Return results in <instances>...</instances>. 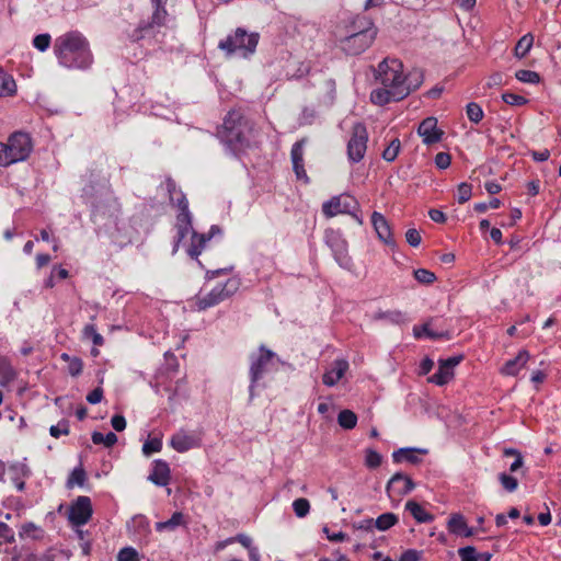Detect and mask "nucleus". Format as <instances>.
<instances>
[{
  "instance_id": "f257e3e1",
  "label": "nucleus",
  "mask_w": 561,
  "mask_h": 561,
  "mask_svg": "<svg viewBox=\"0 0 561 561\" xmlns=\"http://www.w3.org/2000/svg\"><path fill=\"white\" fill-rule=\"evenodd\" d=\"M54 54L61 66L70 69H85L93 61L89 42L78 31L58 36L54 42Z\"/></svg>"
},
{
  "instance_id": "f03ea898",
  "label": "nucleus",
  "mask_w": 561,
  "mask_h": 561,
  "mask_svg": "<svg viewBox=\"0 0 561 561\" xmlns=\"http://www.w3.org/2000/svg\"><path fill=\"white\" fill-rule=\"evenodd\" d=\"M218 138L233 153L243 152L255 144L253 122L241 111L232 110L224 118V123L218 129Z\"/></svg>"
},
{
  "instance_id": "7ed1b4c3",
  "label": "nucleus",
  "mask_w": 561,
  "mask_h": 561,
  "mask_svg": "<svg viewBox=\"0 0 561 561\" xmlns=\"http://www.w3.org/2000/svg\"><path fill=\"white\" fill-rule=\"evenodd\" d=\"M377 33L378 30L369 18L357 15L345 25V35L339 39V46L347 55H360L371 46Z\"/></svg>"
},
{
  "instance_id": "20e7f679",
  "label": "nucleus",
  "mask_w": 561,
  "mask_h": 561,
  "mask_svg": "<svg viewBox=\"0 0 561 561\" xmlns=\"http://www.w3.org/2000/svg\"><path fill=\"white\" fill-rule=\"evenodd\" d=\"M259 38V33H249L245 28L238 27L232 34L218 43V48L228 57L248 58L255 53Z\"/></svg>"
},
{
  "instance_id": "39448f33",
  "label": "nucleus",
  "mask_w": 561,
  "mask_h": 561,
  "mask_svg": "<svg viewBox=\"0 0 561 561\" xmlns=\"http://www.w3.org/2000/svg\"><path fill=\"white\" fill-rule=\"evenodd\" d=\"M33 150L32 138L23 131H15L9 136L7 142H0V167H9L24 161Z\"/></svg>"
},
{
  "instance_id": "423d86ee",
  "label": "nucleus",
  "mask_w": 561,
  "mask_h": 561,
  "mask_svg": "<svg viewBox=\"0 0 561 561\" xmlns=\"http://www.w3.org/2000/svg\"><path fill=\"white\" fill-rule=\"evenodd\" d=\"M250 396L252 397L255 385L275 366L278 358L273 351L261 345L259 353L250 356Z\"/></svg>"
},
{
  "instance_id": "0eeeda50",
  "label": "nucleus",
  "mask_w": 561,
  "mask_h": 561,
  "mask_svg": "<svg viewBox=\"0 0 561 561\" xmlns=\"http://www.w3.org/2000/svg\"><path fill=\"white\" fill-rule=\"evenodd\" d=\"M376 80H378L382 87L409 92L408 89L402 88L403 64L396 58H386L378 65Z\"/></svg>"
},
{
  "instance_id": "6e6552de",
  "label": "nucleus",
  "mask_w": 561,
  "mask_h": 561,
  "mask_svg": "<svg viewBox=\"0 0 561 561\" xmlns=\"http://www.w3.org/2000/svg\"><path fill=\"white\" fill-rule=\"evenodd\" d=\"M359 204L355 197L348 194H341L332 197L330 201L323 203L322 213L325 217L332 218L339 214L351 215L359 225H363V218L357 215Z\"/></svg>"
},
{
  "instance_id": "1a4fd4ad",
  "label": "nucleus",
  "mask_w": 561,
  "mask_h": 561,
  "mask_svg": "<svg viewBox=\"0 0 561 561\" xmlns=\"http://www.w3.org/2000/svg\"><path fill=\"white\" fill-rule=\"evenodd\" d=\"M240 284L239 278H229L225 284L216 286L205 296L197 297L196 306L199 310L214 307L237 293Z\"/></svg>"
},
{
  "instance_id": "9d476101",
  "label": "nucleus",
  "mask_w": 561,
  "mask_h": 561,
  "mask_svg": "<svg viewBox=\"0 0 561 561\" xmlns=\"http://www.w3.org/2000/svg\"><path fill=\"white\" fill-rule=\"evenodd\" d=\"M368 133L363 124H356L353 127L351 139L347 144V156L352 162H359L366 152Z\"/></svg>"
},
{
  "instance_id": "9b49d317",
  "label": "nucleus",
  "mask_w": 561,
  "mask_h": 561,
  "mask_svg": "<svg viewBox=\"0 0 561 561\" xmlns=\"http://www.w3.org/2000/svg\"><path fill=\"white\" fill-rule=\"evenodd\" d=\"M93 508L89 496H78L69 506L68 519L73 526H83L92 517Z\"/></svg>"
},
{
  "instance_id": "f8f14e48",
  "label": "nucleus",
  "mask_w": 561,
  "mask_h": 561,
  "mask_svg": "<svg viewBox=\"0 0 561 561\" xmlns=\"http://www.w3.org/2000/svg\"><path fill=\"white\" fill-rule=\"evenodd\" d=\"M83 194L94 196L100 186L110 187V175L104 173L101 164H93L83 175Z\"/></svg>"
},
{
  "instance_id": "ddd939ff",
  "label": "nucleus",
  "mask_w": 561,
  "mask_h": 561,
  "mask_svg": "<svg viewBox=\"0 0 561 561\" xmlns=\"http://www.w3.org/2000/svg\"><path fill=\"white\" fill-rule=\"evenodd\" d=\"M153 13L151 16V21L148 23H141L139 26L134 30V32L130 34V38L133 41H140L147 36H150L153 34V28L156 26L160 27L165 24V20L168 16V12L165 10L164 5H160L159 8H153Z\"/></svg>"
},
{
  "instance_id": "4468645a",
  "label": "nucleus",
  "mask_w": 561,
  "mask_h": 561,
  "mask_svg": "<svg viewBox=\"0 0 561 561\" xmlns=\"http://www.w3.org/2000/svg\"><path fill=\"white\" fill-rule=\"evenodd\" d=\"M201 443L202 438L198 433L187 432L185 430L176 432L170 440L172 448L179 453H185L190 449L197 448L201 446Z\"/></svg>"
},
{
  "instance_id": "2eb2a0df",
  "label": "nucleus",
  "mask_w": 561,
  "mask_h": 561,
  "mask_svg": "<svg viewBox=\"0 0 561 561\" xmlns=\"http://www.w3.org/2000/svg\"><path fill=\"white\" fill-rule=\"evenodd\" d=\"M417 134L422 137L423 142L430 146L440 141L444 131L437 127V118L430 116L421 122Z\"/></svg>"
},
{
  "instance_id": "dca6fc26",
  "label": "nucleus",
  "mask_w": 561,
  "mask_h": 561,
  "mask_svg": "<svg viewBox=\"0 0 561 561\" xmlns=\"http://www.w3.org/2000/svg\"><path fill=\"white\" fill-rule=\"evenodd\" d=\"M414 488L415 484L410 477L401 472H397L388 481L386 491L390 497H392V494L403 496L409 494Z\"/></svg>"
},
{
  "instance_id": "f3484780",
  "label": "nucleus",
  "mask_w": 561,
  "mask_h": 561,
  "mask_svg": "<svg viewBox=\"0 0 561 561\" xmlns=\"http://www.w3.org/2000/svg\"><path fill=\"white\" fill-rule=\"evenodd\" d=\"M221 229L218 226H211L209 232L207 233H198L196 231H192L191 237V243L187 248V254L194 259L197 260L202 251L206 248V244L210 239L217 234L220 233Z\"/></svg>"
},
{
  "instance_id": "a211bd4d",
  "label": "nucleus",
  "mask_w": 561,
  "mask_h": 561,
  "mask_svg": "<svg viewBox=\"0 0 561 561\" xmlns=\"http://www.w3.org/2000/svg\"><path fill=\"white\" fill-rule=\"evenodd\" d=\"M371 224L378 239L392 249L396 247V240L392 236L391 227L385 216L378 211L371 214Z\"/></svg>"
},
{
  "instance_id": "6ab92c4d",
  "label": "nucleus",
  "mask_w": 561,
  "mask_h": 561,
  "mask_svg": "<svg viewBox=\"0 0 561 561\" xmlns=\"http://www.w3.org/2000/svg\"><path fill=\"white\" fill-rule=\"evenodd\" d=\"M408 96V91L383 87L370 93V101L376 105H385L390 102H398Z\"/></svg>"
},
{
  "instance_id": "aec40b11",
  "label": "nucleus",
  "mask_w": 561,
  "mask_h": 561,
  "mask_svg": "<svg viewBox=\"0 0 561 561\" xmlns=\"http://www.w3.org/2000/svg\"><path fill=\"white\" fill-rule=\"evenodd\" d=\"M306 144V139H300L293 145L291 148V162L294 172L299 180H304L308 182V175L304 167V146Z\"/></svg>"
},
{
  "instance_id": "412c9836",
  "label": "nucleus",
  "mask_w": 561,
  "mask_h": 561,
  "mask_svg": "<svg viewBox=\"0 0 561 561\" xmlns=\"http://www.w3.org/2000/svg\"><path fill=\"white\" fill-rule=\"evenodd\" d=\"M148 480L158 486L168 485L171 480V471L168 462L161 459L154 460Z\"/></svg>"
},
{
  "instance_id": "4be33fe9",
  "label": "nucleus",
  "mask_w": 561,
  "mask_h": 561,
  "mask_svg": "<svg viewBox=\"0 0 561 561\" xmlns=\"http://www.w3.org/2000/svg\"><path fill=\"white\" fill-rule=\"evenodd\" d=\"M347 369H348L347 360L335 359L332 363L331 368L324 373V375L322 377L323 383L328 387L335 386L341 380V378L344 376V374L347 371Z\"/></svg>"
},
{
  "instance_id": "5701e85b",
  "label": "nucleus",
  "mask_w": 561,
  "mask_h": 561,
  "mask_svg": "<svg viewBox=\"0 0 561 561\" xmlns=\"http://www.w3.org/2000/svg\"><path fill=\"white\" fill-rule=\"evenodd\" d=\"M447 529L450 534L463 537H471L474 534L473 529L468 526L463 515L459 513L450 515L447 523Z\"/></svg>"
},
{
  "instance_id": "b1692460",
  "label": "nucleus",
  "mask_w": 561,
  "mask_h": 561,
  "mask_svg": "<svg viewBox=\"0 0 561 561\" xmlns=\"http://www.w3.org/2000/svg\"><path fill=\"white\" fill-rule=\"evenodd\" d=\"M398 523V516L393 513H383L374 519H366L359 526L363 529H370L374 525L378 530L386 531Z\"/></svg>"
},
{
  "instance_id": "393cba45",
  "label": "nucleus",
  "mask_w": 561,
  "mask_h": 561,
  "mask_svg": "<svg viewBox=\"0 0 561 561\" xmlns=\"http://www.w3.org/2000/svg\"><path fill=\"white\" fill-rule=\"evenodd\" d=\"M530 355L526 350L519 351L515 358L507 360L501 368V373L506 376H516L517 373L525 366Z\"/></svg>"
},
{
  "instance_id": "a878e982",
  "label": "nucleus",
  "mask_w": 561,
  "mask_h": 561,
  "mask_svg": "<svg viewBox=\"0 0 561 561\" xmlns=\"http://www.w3.org/2000/svg\"><path fill=\"white\" fill-rule=\"evenodd\" d=\"M176 229L178 233L173 247V253H175L179 250L181 241L187 236V233L194 231L192 227V215L178 214Z\"/></svg>"
},
{
  "instance_id": "bb28decb",
  "label": "nucleus",
  "mask_w": 561,
  "mask_h": 561,
  "mask_svg": "<svg viewBox=\"0 0 561 561\" xmlns=\"http://www.w3.org/2000/svg\"><path fill=\"white\" fill-rule=\"evenodd\" d=\"M426 449L419 448H400L392 454V459L394 462L400 463L407 461L412 465H417L421 462L417 454H426Z\"/></svg>"
},
{
  "instance_id": "cd10ccee",
  "label": "nucleus",
  "mask_w": 561,
  "mask_h": 561,
  "mask_svg": "<svg viewBox=\"0 0 561 561\" xmlns=\"http://www.w3.org/2000/svg\"><path fill=\"white\" fill-rule=\"evenodd\" d=\"M424 81V73L421 69H413L408 75H403L402 88L409 90V94L419 89Z\"/></svg>"
},
{
  "instance_id": "c85d7f7f",
  "label": "nucleus",
  "mask_w": 561,
  "mask_h": 561,
  "mask_svg": "<svg viewBox=\"0 0 561 561\" xmlns=\"http://www.w3.org/2000/svg\"><path fill=\"white\" fill-rule=\"evenodd\" d=\"M405 510L411 513L417 523H430L434 519L432 514L427 513L419 503L413 500H410L405 503Z\"/></svg>"
},
{
  "instance_id": "c756f323",
  "label": "nucleus",
  "mask_w": 561,
  "mask_h": 561,
  "mask_svg": "<svg viewBox=\"0 0 561 561\" xmlns=\"http://www.w3.org/2000/svg\"><path fill=\"white\" fill-rule=\"evenodd\" d=\"M185 524L184 515L181 512H175L171 516L170 519L165 522H158L156 524V530L159 533L162 531H174L179 526H182Z\"/></svg>"
},
{
  "instance_id": "7c9ffc66",
  "label": "nucleus",
  "mask_w": 561,
  "mask_h": 561,
  "mask_svg": "<svg viewBox=\"0 0 561 561\" xmlns=\"http://www.w3.org/2000/svg\"><path fill=\"white\" fill-rule=\"evenodd\" d=\"M10 472L13 473V482L15 483L19 491H23L25 488V482L23 478L28 476L30 470L25 463L16 462L10 466Z\"/></svg>"
},
{
  "instance_id": "2f4dec72",
  "label": "nucleus",
  "mask_w": 561,
  "mask_h": 561,
  "mask_svg": "<svg viewBox=\"0 0 561 561\" xmlns=\"http://www.w3.org/2000/svg\"><path fill=\"white\" fill-rule=\"evenodd\" d=\"M16 92V84L12 76L0 69V96H11Z\"/></svg>"
},
{
  "instance_id": "473e14b6",
  "label": "nucleus",
  "mask_w": 561,
  "mask_h": 561,
  "mask_svg": "<svg viewBox=\"0 0 561 561\" xmlns=\"http://www.w3.org/2000/svg\"><path fill=\"white\" fill-rule=\"evenodd\" d=\"M413 333H414V336L417 339H420L422 336H426L432 340H437V339H443V337L449 339L448 332H436L431 329L430 323H425L422 327H414Z\"/></svg>"
},
{
  "instance_id": "72a5a7b5",
  "label": "nucleus",
  "mask_w": 561,
  "mask_h": 561,
  "mask_svg": "<svg viewBox=\"0 0 561 561\" xmlns=\"http://www.w3.org/2000/svg\"><path fill=\"white\" fill-rule=\"evenodd\" d=\"M454 377V371L449 370L443 363L439 362L438 370L428 378L430 382L437 386H444Z\"/></svg>"
},
{
  "instance_id": "f704fd0d",
  "label": "nucleus",
  "mask_w": 561,
  "mask_h": 561,
  "mask_svg": "<svg viewBox=\"0 0 561 561\" xmlns=\"http://www.w3.org/2000/svg\"><path fill=\"white\" fill-rule=\"evenodd\" d=\"M533 44H534V36L530 33L520 37L515 46V49H514L515 57H517L519 59L524 58L530 50Z\"/></svg>"
},
{
  "instance_id": "c9c22d12",
  "label": "nucleus",
  "mask_w": 561,
  "mask_h": 561,
  "mask_svg": "<svg viewBox=\"0 0 561 561\" xmlns=\"http://www.w3.org/2000/svg\"><path fill=\"white\" fill-rule=\"evenodd\" d=\"M337 423L345 430H353L357 424V415L351 410H342L337 415Z\"/></svg>"
},
{
  "instance_id": "e433bc0d",
  "label": "nucleus",
  "mask_w": 561,
  "mask_h": 561,
  "mask_svg": "<svg viewBox=\"0 0 561 561\" xmlns=\"http://www.w3.org/2000/svg\"><path fill=\"white\" fill-rule=\"evenodd\" d=\"M87 481V473L82 466L72 470L67 480V488L72 489L75 485L83 486Z\"/></svg>"
},
{
  "instance_id": "4c0bfd02",
  "label": "nucleus",
  "mask_w": 561,
  "mask_h": 561,
  "mask_svg": "<svg viewBox=\"0 0 561 561\" xmlns=\"http://www.w3.org/2000/svg\"><path fill=\"white\" fill-rule=\"evenodd\" d=\"M325 243L331 248L333 252H343V247L346 243L344 239L341 238L339 233L333 230H329L325 233Z\"/></svg>"
},
{
  "instance_id": "58836bf2",
  "label": "nucleus",
  "mask_w": 561,
  "mask_h": 561,
  "mask_svg": "<svg viewBox=\"0 0 561 561\" xmlns=\"http://www.w3.org/2000/svg\"><path fill=\"white\" fill-rule=\"evenodd\" d=\"M91 439H92L93 444H95V445L103 444L105 447H112L117 443V436L113 432H110L106 435H103L100 432H93Z\"/></svg>"
},
{
  "instance_id": "ea45409f",
  "label": "nucleus",
  "mask_w": 561,
  "mask_h": 561,
  "mask_svg": "<svg viewBox=\"0 0 561 561\" xmlns=\"http://www.w3.org/2000/svg\"><path fill=\"white\" fill-rule=\"evenodd\" d=\"M83 337L91 340L95 346H102L104 344V337L96 331L94 324H87L82 331Z\"/></svg>"
},
{
  "instance_id": "a19ab883",
  "label": "nucleus",
  "mask_w": 561,
  "mask_h": 561,
  "mask_svg": "<svg viewBox=\"0 0 561 561\" xmlns=\"http://www.w3.org/2000/svg\"><path fill=\"white\" fill-rule=\"evenodd\" d=\"M400 140L398 138L392 139L387 148L382 151V158L388 162L394 161L400 152Z\"/></svg>"
},
{
  "instance_id": "79ce46f5",
  "label": "nucleus",
  "mask_w": 561,
  "mask_h": 561,
  "mask_svg": "<svg viewBox=\"0 0 561 561\" xmlns=\"http://www.w3.org/2000/svg\"><path fill=\"white\" fill-rule=\"evenodd\" d=\"M467 116L470 122L478 124L483 118V111L478 103L471 102L466 107Z\"/></svg>"
},
{
  "instance_id": "37998d69",
  "label": "nucleus",
  "mask_w": 561,
  "mask_h": 561,
  "mask_svg": "<svg viewBox=\"0 0 561 561\" xmlns=\"http://www.w3.org/2000/svg\"><path fill=\"white\" fill-rule=\"evenodd\" d=\"M293 508L296 516L302 518L308 515L310 511V503L307 499L299 497L294 501Z\"/></svg>"
},
{
  "instance_id": "c03bdc74",
  "label": "nucleus",
  "mask_w": 561,
  "mask_h": 561,
  "mask_svg": "<svg viewBox=\"0 0 561 561\" xmlns=\"http://www.w3.org/2000/svg\"><path fill=\"white\" fill-rule=\"evenodd\" d=\"M499 481L504 490L507 492H514L518 488V481L515 477L510 476L505 472L499 474Z\"/></svg>"
},
{
  "instance_id": "a18cd8bd",
  "label": "nucleus",
  "mask_w": 561,
  "mask_h": 561,
  "mask_svg": "<svg viewBox=\"0 0 561 561\" xmlns=\"http://www.w3.org/2000/svg\"><path fill=\"white\" fill-rule=\"evenodd\" d=\"M515 77L517 80H519L522 82H526V83H538L540 81L539 73L536 71H531V70H525V69L518 70L515 73Z\"/></svg>"
},
{
  "instance_id": "49530a36",
  "label": "nucleus",
  "mask_w": 561,
  "mask_h": 561,
  "mask_svg": "<svg viewBox=\"0 0 561 561\" xmlns=\"http://www.w3.org/2000/svg\"><path fill=\"white\" fill-rule=\"evenodd\" d=\"M413 274L415 279L421 284L428 285L436 280L435 274L426 268H417Z\"/></svg>"
},
{
  "instance_id": "de8ad7c7",
  "label": "nucleus",
  "mask_w": 561,
  "mask_h": 561,
  "mask_svg": "<svg viewBox=\"0 0 561 561\" xmlns=\"http://www.w3.org/2000/svg\"><path fill=\"white\" fill-rule=\"evenodd\" d=\"M382 456L374 450V449H367L366 456H365V465L370 468L375 469L378 468L381 465Z\"/></svg>"
},
{
  "instance_id": "09e8293b",
  "label": "nucleus",
  "mask_w": 561,
  "mask_h": 561,
  "mask_svg": "<svg viewBox=\"0 0 561 561\" xmlns=\"http://www.w3.org/2000/svg\"><path fill=\"white\" fill-rule=\"evenodd\" d=\"M51 37L48 33L38 34L33 38V46L39 51H45L49 47Z\"/></svg>"
},
{
  "instance_id": "8fccbe9b",
  "label": "nucleus",
  "mask_w": 561,
  "mask_h": 561,
  "mask_svg": "<svg viewBox=\"0 0 561 561\" xmlns=\"http://www.w3.org/2000/svg\"><path fill=\"white\" fill-rule=\"evenodd\" d=\"M162 448V442L160 438H152L145 442L142 445V453L146 456H150L153 453L160 451Z\"/></svg>"
},
{
  "instance_id": "3c124183",
  "label": "nucleus",
  "mask_w": 561,
  "mask_h": 561,
  "mask_svg": "<svg viewBox=\"0 0 561 561\" xmlns=\"http://www.w3.org/2000/svg\"><path fill=\"white\" fill-rule=\"evenodd\" d=\"M41 529L33 523H26L21 526L20 537L24 538H37Z\"/></svg>"
},
{
  "instance_id": "603ef678",
  "label": "nucleus",
  "mask_w": 561,
  "mask_h": 561,
  "mask_svg": "<svg viewBox=\"0 0 561 561\" xmlns=\"http://www.w3.org/2000/svg\"><path fill=\"white\" fill-rule=\"evenodd\" d=\"M461 561H479L478 552L474 547L467 546L458 550Z\"/></svg>"
},
{
  "instance_id": "864d4df0",
  "label": "nucleus",
  "mask_w": 561,
  "mask_h": 561,
  "mask_svg": "<svg viewBox=\"0 0 561 561\" xmlns=\"http://www.w3.org/2000/svg\"><path fill=\"white\" fill-rule=\"evenodd\" d=\"M49 433L53 437L58 438L60 435L69 434V423L67 420H61L57 425H53L49 428Z\"/></svg>"
},
{
  "instance_id": "5fc2aeb1",
  "label": "nucleus",
  "mask_w": 561,
  "mask_h": 561,
  "mask_svg": "<svg viewBox=\"0 0 561 561\" xmlns=\"http://www.w3.org/2000/svg\"><path fill=\"white\" fill-rule=\"evenodd\" d=\"M171 203L179 208V214L192 215L188 209V202L182 191H179V194L175 195V201Z\"/></svg>"
},
{
  "instance_id": "6e6d98bb",
  "label": "nucleus",
  "mask_w": 561,
  "mask_h": 561,
  "mask_svg": "<svg viewBox=\"0 0 561 561\" xmlns=\"http://www.w3.org/2000/svg\"><path fill=\"white\" fill-rule=\"evenodd\" d=\"M117 560L118 561H139L138 552L131 547L123 548L118 552Z\"/></svg>"
},
{
  "instance_id": "4d7b16f0",
  "label": "nucleus",
  "mask_w": 561,
  "mask_h": 561,
  "mask_svg": "<svg viewBox=\"0 0 561 561\" xmlns=\"http://www.w3.org/2000/svg\"><path fill=\"white\" fill-rule=\"evenodd\" d=\"M502 99L506 104L514 105V106H520V105H524L527 103L526 98L515 94V93H510V92L503 93Z\"/></svg>"
},
{
  "instance_id": "13d9d810",
  "label": "nucleus",
  "mask_w": 561,
  "mask_h": 561,
  "mask_svg": "<svg viewBox=\"0 0 561 561\" xmlns=\"http://www.w3.org/2000/svg\"><path fill=\"white\" fill-rule=\"evenodd\" d=\"M471 194H472L471 184L463 182L458 185V202L460 204L468 202L471 197Z\"/></svg>"
},
{
  "instance_id": "bf43d9fd",
  "label": "nucleus",
  "mask_w": 561,
  "mask_h": 561,
  "mask_svg": "<svg viewBox=\"0 0 561 561\" xmlns=\"http://www.w3.org/2000/svg\"><path fill=\"white\" fill-rule=\"evenodd\" d=\"M379 319H387L394 323H401L405 321V316L399 310L387 311L378 314Z\"/></svg>"
},
{
  "instance_id": "052dcab7",
  "label": "nucleus",
  "mask_w": 561,
  "mask_h": 561,
  "mask_svg": "<svg viewBox=\"0 0 561 561\" xmlns=\"http://www.w3.org/2000/svg\"><path fill=\"white\" fill-rule=\"evenodd\" d=\"M234 541H238L239 543H241L248 550H250V548H253L252 547V539L249 536L243 535V534H239L234 538H229L225 542L219 543V547L222 548L227 543H231V542H234Z\"/></svg>"
},
{
  "instance_id": "680f3d73",
  "label": "nucleus",
  "mask_w": 561,
  "mask_h": 561,
  "mask_svg": "<svg viewBox=\"0 0 561 561\" xmlns=\"http://www.w3.org/2000/svg\"><path fill=\"white\" fill-rule=\"evenodd\" d=\"M83 362L79 357H72V359L68 363V373L72 377H77L82 373Z\"/></svg>"
},
{
  "instance_id": "e2e57ef3",
  "label": "nucleus",
  "mask_w": 561,
  "mask_h": 561,
  "mask_svg": "<svg viewBox=\"0 0 561 561\" xmlns=\"http://www.w3.org/2000/svg\"><path fill=\"white\" fill-rule=\"evenodd\" d=\"M405 239L407 242L414 248L419 247L422 241L421 233L415 228H411L405 232Z\"/></svg>"
},
{
  "instance_id": "0e129e2a",
  "label": "nucleus",
  "mask_w": 561,
  "mask_h": 561,
  "mask_svg": "<svg viewBox=\"0 0 561 561\" xmlns=\"http://www.w3.org/2000/svg\"><path fill=\"white\" fill-rule=\"evenodd\" d=\"M451 157L447 152H438L435 156V164L438 169L445 170L450 165Z\"/></svg>"
},
{
  "instance_id": "69168bd1",
  "label": "nucleus",
  "mask_w": 561,
  "mask_h": 561,
  "mask_svg": "<svg viewBox=\"0 0 561 561\" xmlns=\"http://www.w3.org/2000/svg\"><path fill=\"white\" fill-rule=\"evenodd\" d=\"M422 552L414 550V549H408L405 550L399 561H420L421 560Z\"/></svg>"
},
{
  "instance_id": "338daca9",
  "label": "nucleus",
  "mask_w": 561,
  "mask_h": 561,
  "mask_svg": "<svg viewBox=\"0 0 561 561\" xmlns=\"http://www.w3.org/2000/svg\"><path fill=\"white\" fill-rule=\"evenodd\" d=\"M103 399V389L101 387L95 388L87 396V401L91 404L100 403Z\"/></svg>"
},
{
  "instance_id": "774afa93",
  "label": "nucleus",
  "mask_w": 561,
  "mask_h": 561,
  "mask_svg": "<svg viewBox=\"0 0 561 561\" xmlns=\"http://www.w3.org/2000/svg\"><path fill=\"white\" fill-rule=\"evenodd\" d=\"M111 424L117 432H122L126 428V420L123 415L116 414L112 417Z\"/></svg>"
}]
</instances>
